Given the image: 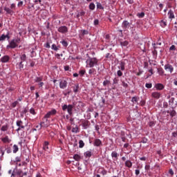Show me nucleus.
<instances>
[{
    "instance_id": "a878e982",
    "label": "nucleus",
    "mask_w": 177,
    "mask_h": 177,
    "mask_svg": "<svg viewBox=\"0 0 177 177\" xmlns=\"http://www.w3.org/2000/svg\"><path fill=\"white\" fill-rule=\"evenodd\" d=\"M21 62H26L27 60V55L26 54H21L19 57Z\"/></svg>"
},
{
    "instance_id": "4be33fe9",
    "label": "nucleus",
    "mask_w": 177,
    "mask_h": 177,
    "mask_svg": "<svg viewBox=\"0 0 177 177\" xmlns=\"http://www.w3.org/2000/svg\"><path fill=\"white\" fill-rule=\"evenodd\" d=\"M88 74L90 75H95L96 74V69L95 68H91L88 70Z\"/></svg>"
},
{
    "instance_id": "f8f14e48",
    "label": "nucleus",
    "mask_w": 177,
    "mask_h": 177,
    "mask_svg": "<svg viewBox=\"0 0 177 177\" xmlns=\"http://www.w3.org/2000/svg\"><path fill=\"white\" fill-rule=\"evenodd\" d=\"M17 46H19V45L15 43L14 40H11L10 44L8 46V47L10 48L11 49H15V48H17Z\"/></svg>"
},
{
    "instance_id": "5701e85b",
    "label": "nucleus",
    "mask_w": 177,
    "mask_h": 177,
    "mask_svg": "<svg viewBox=\"0 0 177 177\" xmlns=\"http://www.w3.org/2000/svg\"><path fill=\"white\" fill-rule=\"evenodd\" d=\"M84 157H86V158H91V157H92V151H86L84 153Z\"/></svg>"
},
{
    "instance_id": "a211bd4d",
    "label": "nucleus",
    "mask_w": 177,
    "mask_h": 177,
    "mask_svg": "<svg viewBox=\"0 0 177 177\" xmlns=\"http://www.w3.org/2000/svg\"><path fill=\"white\" fill-rule=\"evenodd\" d=\"M16 67H17V68H19V70H20V71H21V70H23V68H24V64H23L22 62H20L19 63H17L16 64Z\"/></svg>"
},
{
    "instance_id": "e433bc0d",
    "label": "nucleus",
    "mask_w": 177,
    "mask_h": 177,
    "mask_svg": "<svg viewBox=\"0 0 177 177\" xmlns=\"http://www.w3.org/2000/svg\"><path fill=\"white\" fill-rule=\"evenodd\" d=\"M50 115H52L50 114V112L47 113L45 116L44 117L43 120H45L46 121H48V118H50Z\"/></svg>"
},
{
    "instance_id": "9d476101",
    "label": "nucleus",
    "mask_w": 177,
    "mask_h": 177,
    "mask_svg": "<svg viewBox=\"0 0 177 177\" xmlns=\"http://www.w3.org/2000/svg\"><path fill=\"white\" fill-rule=\"evenodd\" d=\"M49 127V121L43 120V122H40V128H48Z\"/></svg>"
},
{
    "instance_id": "5fc2aeb1",
    "label": "nucleus",
    "mask_w": 177,
    "mask_h": 177,
    "mask_svg": "<svg viewBox=\"0 0 177 177\" xmlns=\"http://www.w3.org/2000/svg\"><path fill=\"white\" fill-rule=\"evenodd\" d=\"M160 26H162V27H166L167 26V21H164V20H162L160 21Z\"/></svg>"
},
{
    "instance_id": "473e14b6",
    "label": "nucleus",
    "mask_w": 177,
    "mask_h": 177,
    "mask_svg": "<svg viewBox=\"0 0 177 177\" xmlns=\"http://www.w3.org/2000/svg\"><path fill=\"white\" fill-rule=\"evenodd\" d=\"M8 129H9V126H8V124L2 126L1 128V131L3 132H6V131H8Z\"/></svg>"
},
{
    "instance_id": "b1692460",
    "label": "nucleus",
    "mask_w": 177,
    "mask_h": 177,
    "mask_svg": "<svg viewBox=\"0 0 177 177\" xmlns=\"http://www.w3.org/2000/svg\"><path fill=\"white\" fill-rule=\"evenodd\" d=\"M82 127L84 129H86L89 127V121L85 120L82 122Z\"/></svg>"
},
{
    "instance_id": "37998d69",
    "label": "nucleus",
    "mask_w": 177,
    "mask_h": 177,
    "mask_svg": "<svg viewBox=\"0 0 177 177\" xmlns=\"http://www.w3.org/2000/svg\"><path fill=\"white\" fill-rule=\"evenodd\" d=\"M97 9H100L101 10H103V9H104V7L102 6V3L97 2Z\"/></svg>"
},
{
    "instance_id": "680f3d73",
    "label": "nucleus",
    "mask_w": 177,
    "mask_h": 177,
    "mask_svg": "<svg viewBox=\"0 0 177 177\" xmlns=\"http://www.w3.org/2000/svg\"><path fill=\"white\" fill-rule=\"evenodd\" d=\"M169 174L171 176H174V170L172 169H169Z\"/></svg>"
},
{
    "instance_id": "7ed1b4c3",
    "label": "nucleus",
    "mask_w": 177,
    "mask_h": 177,
    "mask_svg": "<svg viewBox=\"0 0 177 177\" xmlns=\"http://www.w3.org/2000/svg\"><path fill=\"white\" fill-rule=\"evenodd\" d=\"M73 109H74V105H73V104H68V105L64 104L62 106L63 111H66V110H67L69 115H73Z\"/></svg>"
},
{
    "instance_id": "79ce46f5",
    "label": "nucleus",
    "mask_w": 177,
    "mask_h": 177,
    "mask_svg": "<svg viewBox=\"0 0 177 177\" xmlns=\"http://www.w3.org/2000/svg\"><path fill=\"white\" fill-rule=\"evenodd\" d=\"M12 41H14V42H15V44H17L18 45H19V44H20V42H21L20 37H17V38L12 39Z\"/></svg>"
},
{
    "instance_id": "cd10ccee",
    "label": "nucleus",
    "mask_w": 177,
    "mask_h": 177,
    "mask_svg": "<svg viewBox=\"0 0 177 177\" xmlns=\"http://www.w3.org/2000/svg\"><path fill=\"white\" fill-rule=\"evenodd\" d=\"M167 113H169L171 117H175L176 115V111L174 109L171 111H167Z\"/></svg>"
},
{
    "instance_id": "6ab92c4d",
    "label": "nucleus",
    "mask_w": 177,
    "mask_h": 177,
    "mask_svg": "<svg viewBox=\"0 0 177 177\" xmlns=\"http://www.w3.org/2000/svg\"><path fill=\"white\" fill-rule=\"evenodd\" d=\"M43 149L45 150V151H48V150H49V142H44Z\"/></svg>"
},
{
    "instance_id": "09e8293b",
    "label": "nucleus",
    "mask_w": 177,
    "mask_h": 177,
    "mask_svg": "<svg viewBox=\"0 0 177 177\" xmlns=\"http://www.w3.org/2000/svg\"><path fill=\"white\" fill-rule=\"evenodd\" d=\"M129 42H128V41H124L120 43V45L122 46H128Z\"/></svg>"
},
{
    "instance_id": "4c0bfd02",
    "label": "nucleus",
    "mask_w": 177,
    "mask_h": 177,
    "mask_svg": "<svg viewBox=\"0 0 177 177\" xmlns=\"http://www.w3.org/2000/svg\"><path fill=\"white\" fill-rule=\"evenodd\" d=\"M60 43L62 44V46H64V48H67V46H68V43L66 40H63L60 41Z\"/></svg>"
},
{
    "instance_id": "c03bdc74",
    "label": "nucleus",
    "mask_w": 177,
    "mask_h": 177,
    "mask_svg": "<svg viewBox=\"0 0 177 177\" xmlns=\"http://www.w3.org/2000/svg\"><path fill=\"white\" fill-rule=\"evenodd\" d=\"M73 158L75 160V161H80V160H81V156L78 154H75Z\"/></svg>"
},
{
    "instance_id": "72a5a7b5",
    "label": "nucleus",
    "mask_w": 177,
    "mask_h": 177,
    "mask_svg": "<svg viewBox=\"0 0 177 177\" xmlns=\"http://www.w3.org/2000/svg\"><path fill=\"white\" fill-rule=\"evenodd\" d=\"M88 8L90 10H95V8H96V6H95V3H91L88 6Z\"/></svg>"
},
{
    "instance_id": "49530a36",
    "label": "nucleus",
    "mask_w": 177,
    "mask_h": 177,
    "mask_svg": "<svg viewBox=\"0 0 177 177\" xmlns=\"http://www.w3.org/2000/svg\"><path fill=\"white\" fill-rule=\"evenodd\" d=\"M137 16L139 17V19H143V17H145V12H142L140 13H138Z\"/></svg>"
},
{
    "instance_id": "ddd939ff",
    "label": "nucleus",
    "mask_w": 177,
    "mask_h": 177,
    "mask_svg": "<svg viewBox=\"0 0 177 177\" xmlns=\"http://www.w3.org/2000/svg\"><path fill=\"white\" fill-rule=\"evenodd\" d=\"M9 60H10V57H9V55H4L1 59V62L2 63H8V62H9Z\"/></svg>"
},
{
    "instance_id": "393cba45",
    "label": "nucleus",
    "mask_w": 177,
    "mask_h": 177,
    "mask_svg": "<svg viewBox=\"0 0 177 177\" xmlns=\"http://www.w3.org/2000/svg\"><path fill=\"white\" fill-rule=\"evenodd\" d=\"M174 103H175V98L174 97H171L169 99V105L171 106V107L172 109H174Z\"/></svg>"
},
{
    "instance_id": "774afa93",
    "label": "nucleus",
    "mask_w": 177,
    "mask_h": 177,
    "mask_svg": "<svg viewBox=\"0 0 177 177\" xmlns=\"http://www.w3.org/2000/svg\"><path fill=\"white\" fill-rule=\"evenodd\" d=\"M24 3L23 1H19L17 4L18 8L21 7V6L24 4Z\"/></svg>"
},
{
    "instance_id": "3c124183",
    "label": "nucleus",
    "mask_w": 177,
    "mask_h": 177,
    "mask_svg": "<svg viewBox=\"0 0 177 177\" xmlns=\"http://www.w3.org/2000/svg\"><path fill=\"white\" fill-rule=\"evenodd\" d=\"M49 113L51 115H55L56 113H57V111H56V109H53L50 111Z\"/></svg>"
},
{
    "instance_id": "2eb2a0df",
    "label": "nucleus",
    "mask_w": 177,
    "mask_h": 177,
    "mask_svg": "<svg viewBox=\"0 0 177 177\" xmlns=\"http://www.w3.org/2000/svg\"><path fill=\"white\" fill-rule=\"evenodd\" d=\"M151 96L152 97H154V99H160V97H161V93L153 92Z\"/></svg>"
},
{
    "instance_id": "4d7b16f0",
    "label": "nucleus",
    "mask_w": 177,
    "mask_h": 177,
    "mask_svg": "<svg viewBox=\"0 0 177 177\" xmlns=\"http://www.w3.org/2000/svg\"><path fill=\"white\" fill-rule=\"evenodd\" d=\"M145 86H146L148 89H151V86H153V84H151V83H146Z\"/></svg>"
},
{
    "instance_id": "dca6fc26",
    "label": "nucleus",
    "mask_w": 177,
    "mask_h": 177,
    "mask_svg": "<svg viewBox=\"0 0 177 177\" xmlns=\"http://www.w3.org/2000/svg\"><path fill=\"white\" fill-rule=\"evenodd\" d=\"M1 142H3V143H10L12 142V140L9 139V137L6 136L4 138H1Z\"/></svg>"
},
{
    "instance_id": "f3484780",
    "label": "nucleus",
    "mask_w": 177,
    "mask_h": 177,
    "mask_svg": "<svg viewBox=\"0 0 177 177\" xmlns=\"http://www.w3.org/2000/svg\"><path fill=\"white\" fill-rule=\"evenodd\" d=\"M155 88L158 91H162V89H164V85L162 84L158 83L155 85Z\"/></svg>"
},
{
    "instance_id": "aec40b11",
    "label": "nucleus",
    "mask_w": 177,
    "mask_h": 177,
    "mask_svg": "<svg viewBox=\"0 0 177 177\" xmlns=\"http://www.w3.org/2000/svg\"><path fill=\"white\" fill-rule=\"evenodd\" d=\"M4 10L5 12H6L7 15H12L13 13H15V12L12 10V9L8 7L4 8Z\"/></svg>"
},
{
    "instance_id": "13d9d810",
    "label": "nucleus",
    "mask_w": 177,
    "mask_h": 177,
    "mask_svg": "<svg viewBox=\"0 0 177 177\" xmlns=\"http://www.w3.org/2000/svg\"><path fill=\"white\" fill-rule=\"evenodd\" d=\"M85 73H86V71H85L84 69V70H80L79 71V74H81L82 75H84Z\"/></svg>"
},
{
    "instance_id": "6e6552de",
    "label": "nucleus",
    "mask_w": 177,
    "mask_h": 177,
    "mask_svg": "<svg viewBox=\"0 0 177 177\" xmlns=\"http://www.w3.org/2000/svg\"><path fill=\"white\" fill-rule=\"evenodd\" d=\"M93 145L95 146L96 147H100V146H103V144L100 139L96 138L95 140H94Z\"/></svg>"
},
{
    "instance_id": "2f4dec72",
    "label": "nucleus",
    "mask_w": 177,
    "mask_h": 177,
    "mask_svg": "<svg viewBox=\"0 0 177 177\" xmlns=\"http://www.w3.org/2000/svg\"><path fill=\"white\" fill-rule=\"evenodd\" d=\"M168 15L169 19H175V15H174V12L172 10L169 11Z\"/></svg>"
},
{
    "instance_id": "338daca9",
    "label": "nucleus",
    "mask_w": 177,
    "mask_h": 177,
    "mask_svg": "<svg viewBox=\"0 0 177 177\" xmlns=\"http://www.w3.org/2000/svg\"><path fill=\"white\" fill-rule=\"evenodd\" d=\"M98 25H99V19H95L94 26H98Z\"/></svg>"
},
{
    "instance_id": "f257e3e1",
    "label": "nucleus",
    "mask_w": 177,
    "mask_h": 177,
    "mask_svg": "<svg viewBox=\"0 0 177 177\" xmlns=\"http://www.w3.org/2000/svg\"><path fill=\"white\" fill-rule=\"evenodd\" d=\"M86 67H89L90 68H92L95 67V66H97L99 63V59H97L96 57H89L86 61Z\"/></svg>"
},
{
    "instance_id": "58836bf2",
    "label": "nucleus",
    "mask_w": 177,
    "mask_h": 177,
    "mask_svg": "<svg viewBox=\"0 0 177 177\" xmlns=\"http://www.w3.org/2000/svg\"><path fill=\"white\" fill-rule=\"evenodd\" d=\"M138 48H140V49H141L142 52H145V50H146V48L145 47V45L140 43L138 44Z\"/></svg>"
},
{
    "instance_id": "c756f323",
    "label": "nucleus",
    "mask_w": 177,
    "mask_h": 177,
    "mask_svg": "<svg viewBox=\"0 0 177 177\" xmlns=\"http://www.w3.org/2000/svg\"><path fill=\"white\" fill-rule=\"evenodd\" d=\"M125 167H127V168H131L132 167V162H131V160H126Z\"/></svg>"
},
{
    "instance_id": "864d4df0",
    "label": "nucleus",
    "mask_w": 177,
    "mask_h": 177,
    "mask_svg": "<svg viewBox=\"0 0 177 177\" xmlns=\"http://www.w3.org/2000/svg\"><path fill=\"white\" fill-rule=\"evenodd\" d=\"M51 49H53V50H59V48H57L56 46V44H53L52 46H51Z\"/></svg>"
},
{
    "instance_id": "20e7f679",
    "label": "nucleus",
    "mask_w": 177,
    "mask_h": 177,
    "mask_svg": "<svg viewBox=\"0 0 177 177\" xmlns=\"http://www.w3.org/2000/svg\"><path fill=\"white\" fill-rule=\"evenodd\" d=\"M122 28H123L124 31H128V30L131 28V23H129V21L127 20H124L122 23Z\"/></svg>"
},
{
    "instance_id": "a19ab883",
    "label": "nucleus",
    "mask_w": 177,
    "mask_h": 177,
    "mask_svg": "<svg viewBox=\"0 0 177 177\" xmlns=\"http://www.w3.org/2000/svg\"><path fill=\"white\" fill-rule=\"evenodd\" d=\"M158 73L159 75H164V69H162V68H158Z\"/></svg>"
},
{
    "instance_id": "ea45409f",
    "label": "nucleus",
    "mask_w": 177,
    "mask_h": 177,
    "mask_svg": "<svg viewBox=\"0 0 177 177\" xmlns=\"http://www.w3.org/2000/svg\"><path fill=\"white\" fill-rule=\"evenodd\" d=\"M84 146H85V143L84 142V141L82 140H80L79 141V147H80V149H82V147H84Z\"/></svg>"
},
{
    "instance_id": "6e6d98bb",
    "label": "nucleus",
    "mask_w": 177,
    "mask_h": 177,
    "mask_svg": "<svg viewBox=\"0 0 177 177\" xmlns=\"http://www.w3.org/2000/svg\"><path fill=\"white\" fill-rule=\"evenodd\" d=\"M110 84V80H104L103 82V86H107V85H109Z\"/></svg>"
},
{
    "instance_id": "39448f33",
    "label": "nucleus",
    "mask_w": 177,
    "mask_h": 177,
    "mask_svg": "<svg viewBox=\"0 0 177 177\" xmlns=\"http://www.w3.org/2000/svg\"><path fill=\"white\" fill-rule=\"evenodd\" d=\"M42 80H44V77H36L35 79V82H37L38 84L39 88H42L44 85H45V83L42 82Z\"/></svg>"
},
{
    "instance_id": "603ef678",
    "label": "nucleus",
    "mask_w": 177,
    "mask_h": 177,
    "mask_svg": "<svg viewBox=\"0 0 177 177\" xmlns=\"http://www.w3.org/2000/svg\"><path fill=\"white\" fill-rule=\"evenodd\" d=\"M29 111L30 114H32V115H35L37 114V113L35 112V109H34V108L30 109Z\"/></svg>"
},
{
    "instance_id": "7c9ffc66",
    "label": "nucleus",
    "mask_w": 177,
    "mask_h": 177,
    "mask_svg": "<svg viewBox=\"0 0 177 177\" xmlns=\"http://www.w3.org/2000/svg\"><path fill=\"white\" fill-rule=\"evenodd\" d=\"M72 132L73 133H78V132H80V129L78 128V126H75V127L72 128Z\"/></svg>"
},
{
    "instance_id": "c9c22d12",
    "label": "nucleus",
    "mask_w": 177,
    "mask_h": 177,
    "mask_svg": "<svg viewBox=\"0 0 177 177\" xmlns=\"http://www.w3.org/2000/svg\"><path fill=\"white\" fill-rule=\"evenodd\" d=\"M5 150H6V149H4L3 147H0V153L1 154V157H3V156H5Z\"/></svg>"
},
{
    "instance_id": "8fccbe9b",
    "label": "nucleus",
    "mask_w": 177,
    "mask_h": 177,
    "mask_svg": "<svg viewBox=\"0 0 177 177\" xmlns=\"http://www.w3.org/2000/svg\"><path fill=\"white\" fill-rule=\"evenodd\" d=\"M17 104H19V101H15L11 104V107H12V109H15V107H16Z\"/></svg>"
},
{
    "instance_id": "e2e57ef3",
    "label": "nucleus",
    "mask_w": 177,
    "mask_h": 177,
    "mask_svg": "<svg viewBox=\"0 0 177 177\" xmlns=\"http://www.w3.org/2000/svg\"><path fill=\"white\" fill-rule=\"evenodd\" d=\"M8 154H10V153H12V149H10V147H8L7 149H6Z\"/></svg>"
},
{
    "instance_id": "69168bd1",
    "label": "nucleus",
    "mask_w": 177,
    "mask_h": 177,
    "mask_svg": "<svg viewBox=\"0 0 177 177\" xmlns=\"http://www.w3.org/2000/svg\"><path fill=\"white\" fill-rule=\"evenodd\" d=\"M141 143H147V138H143L141 140Z\"/></svg>"
},
{
    "instance_id": "de8ad7c7",
    "label": "nucleus",
    "mask_w": 177,
    "mask_h": 177,
    "mask_svg": "<svg viewBox=\"0 0 177 177\" xmlns=\"http://www.w3.org/2000/svg\"><path fill=\"white\" fill-rule=\"evenodd\" d=\"M138 100H139V98L138 97H133L131 102L133 103H138Z\"/></svg>"
},
{
    "instance_id": "bf43d9fd",
    "label": "nucleus",
    "mask_w": 177,
    "mask_h": 177,
    "mask_svg": "<svg viewBox=\"0 0 177 177\" xmlns=\"http://www.w3.org/2000/svg\"><path fill=\"white\" fill-rule=\"evenodd\" d=\"M15 161H16V162H20V161H21V158H20L19 156H17L15 158Z\"/></svg>"
},
{
    "instance_id": "4468645a",
    "label": "nucleus",
    "mask_w": 177,
    "mask_h": 177,
    "mask_svg": "<svg viewBox=\"0 0 177 177\" xmlns=\"http://www.w3.org/2000/svg\"><path fill=\"white\" fill-rule=\"evenodd\" d=\"M120 155L116 151H113L111 153V157L114 161H117L118 160V156Z\"/></svg>"
},
{
    "instance_id": "9b49d317",
    "label": "nucleus",
    "mask_w": 177,
    "mask_h": 177,
    "mask_svg": "<svg viewBox=\"0 0 177 177\" xmlns=\"http://www.w3.org/2000/svg\"><path fill=\"white\" fill-rule=\"evenodd\" d=\"M67 81L66 80H62L60 82H59V88L61 89H66V88H67Z\"/></svg>"
},
{
    "instance_id": "423d86ee",
    "label": "nucleus",
    "mask_w": 177,
    "mask_h": 177,
    "mask_svg": "<svg viewBox=\"0 0 177 177\" xmlns=\"http://www.w3.org/2000/svg\"><path fill=\"white\" fill-rule=\"evenodd\" d=\"M57 31L61 32V34H66V32H68V28L66 26H62L58 28Z\"/></svg>"
},
{
    "instance_id": "052dcab7",
    "label": "nucleus",
    "mask_w": 177,
    "mask_h": 177,
    "mask_svg": "<svg viewBox=\"0 0 177 177\" xmlns=\"http://www.w3.org/2000/svg\"><path fill=\"white\" fill-rule=\"evenodd\" d=\"M117 74L118 77H122V72L120 70L118 71Z\"/></svg>"
},
{
    "instance_id": "f03ea898",
    "label": "nucleus",
    "mask_w": 177,
    "mask_h": 177,
    "mask_svg": "<svg viewBox=\"0 0 177 177\" xmlns=\"http://www.w3.org/2000/svg\"><path fill=\"white\" fill-rule=\"evenodd\" d=\"M15 172L19 177L27 176L28 174V171L23 172V170H21V169L15 168L13 171V173L12 174V176L15 175Z\"/></svg>"
},
{
    "instance_id": "0e129e2a",
    "label": "nucleus",
    "mask_w": 177,
    "mask_h": 177,
    "mask_svg": "<svg viewBox=\"0 0 177 177\" xmlns=\"http://www.w3.org/2000/svg\"><path fill=\"white\" fill-rule=\"evenodd\" d=\"M176 47L175 46V45H172L170 48H169V50H176Z\"/></svg>"
},
{
    "instance_id": "bb28decb",
    "label": "nucleus",
    "mask_w": 177,
    "mask_h": 177,
    "mask_svg": "<svg viewBox=\"0 0 177 177\" xmlns=\"http://www.w3.org/2000/svg\"><path fill=\"white\" fill-rule=\"evenodd\" d=\"M118 68H120V70H121L122 71H124V70H125V62H122L120 64V66H118Z\"/></svg>"
},
{
    "instance_id": "a18cd8bd",
    "label": "nucleus",
    "mask_w": 177,
    "mask_h": 177,
    "mask_svg": "<svg viewBox=\"0 0 177 177\" xmlns=\"http://www.w3.org/2000/svg\"><path fill=\"white\" fill-rule=\"evenodd\" d=\"M78 89H80V85L75 84V86L73 87V92L77 93V92H78Z\"/></svg>"
},
{
    "instance_id": "0eeeda50",
    "label": "nucleus",
    "mask_w": 177,
    "mask_h": 177,
    "mask_svg": "<svg viewBox=\"0 0 177 177\" xmlns=\"http://www.w3.org/2000/svg\"><path fill=\"white\" fill-rule=\"evenodd\" d=\"M165 70L169 71V73H174V66L170 64H167L165 65Z\"/></svg>"
},
{
    "instance_id": "1a4fd4ad",
    "label": "nucleus",
    "mask_w": 177,
    "mask_h": 177,
    "mask_svg": "<svg viewBox=\"0 0 177 177\" xmlns=\"http://www.w3.org/2000/svg\"><path fill=\"white\" fill-rule=\"evenodd\" d=\"M10 32L9 31L7 32L6 35H1L0 37V41H5L7 38V39H10Z\"/></svg>"
},
{
    "instance_id": "c85d7f7f",
    "label": "nucleus",
    "mask_w": 177,
    "mask_h": 177,
    "mask_svg": "<svg viewBox=\"0 0 177 177\" xmlns=\"http://www.w3.org/2000/svg\"><path fill=\"white\" fill-rule=\"evenodd\" d=\"M12 150H13L14 154H16V153L19 151V146H17V145H14L12 147Z\"/></svg>"
},
{
    "instance_id": "412c9836",
    "label": "nucleus",
    "mask_w": 177,
    "mask_h": 177,
    "mask_svg": "<svg viewBox=\"0 0 177 177\" xmlns=\"http://www.w3.org/2000/svg\"><path fill=\"white\" fill-rule=\"evenodd\" d=\"M16 124H17V127H19V128L24 129L25 127H24V125H23V121L17 120Z\"/></svg>"
},
{
    "instance_id": "f704fd0d",
    "label": "nucleus",
    "mask_w": 177,
    "mask_h": 177,
    "mask_svg": "<svg viewBox=\"0 0 177 177\" xmlns=\"http://www.w3.org/2000/svg\"><path fill=\"white\" fill-rule=\"evenodd\" d=\"M81 32H82L80 35L81 37H84V35H88V32L86 30H82Z\"/></svg>"
}]
</instances>
